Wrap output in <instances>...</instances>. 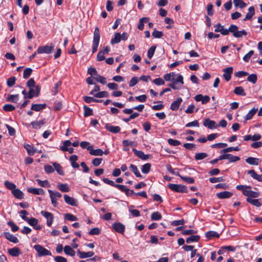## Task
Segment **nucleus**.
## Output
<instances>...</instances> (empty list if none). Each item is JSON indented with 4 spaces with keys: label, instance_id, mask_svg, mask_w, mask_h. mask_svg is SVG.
Segmentation results:
<instances>
[{
    "label": "nucleus",
    "instance_id": "obj_17",
    "mask_svg": "<svg viewBox=\"0 0 262 262\" xmlns=\"http://www.w3.org/2000/svg\"><path fill=\"white\" fill-rule=\"evenodd\" d=\"M77 255L80 258H86L93 256L94 255V253L93 251L82 252L78 250L77 251Z\"/></svg>",
    "mask_w": 262,
    "mask_h": 262
},
{
    "label": "nucleus",
    "instance_id": "obj_34",
    "mask_svg": "<svg viewBox=\"0 0 262 262\" xmlns=\"http://www.w3.org/2000/svg\"><path fill=\"white\" fill-rule=\"evenodd\" d=\"M57 187L62 192H67L70 191L69 187L67 184L58 183Z\"/></svg>",
    "mask_w": 262,
    "mask_h": 262
},
{
    "label": "nucleus",
    "instance_id": "obj_5",
    "mask_svg": "<svg viewBox=\"0 0 262 262\" xmlns=\"http://www.w3.org/2000/svg\"><path fill=\"white\" fill-rule=\"evenodd\" d=\"M228 159L230 162H235L240 160L238 156H233L229 154H225L219 157V160Z\"/></svg>",
    "mask_w": 262,
    "mask_h": 262
},
{
    "label": "nucleus",
    "instance_id": "obj_41",
    "mask_svg": "<svg viewBox=\"0 0 262 262\" xmlns=\"http://www.w3.org/2000/svg\"><path fill=\"white\" fill-rule=\"evenodd\" d=\"M233 3L235 7H239L241 8H243L247 5L243 0H233Z\"/></svg>",
    "mask_w": 262,
    "mask_h": 262
},
{
    "label": "nucleus",
    "instance_id": "obj_53",
    "mask_svg": "<svg viewBox=\"0 0 262 262\" xmlns=\"http://www.w3.org/2000/svg\"><path fill=\"white\" fill-rule=\"evenodd\" d=\"M174 76V73L171 72L164 75V79L166 81H169L170 80H173Z\"/></svg>",
    "mask_w": 262,
    "mask_h": 262
},
{
    "label": "nucleus",
    "instance_id": "obj_51",
    "mask_svg": "<svg viewBox=\"0 0 262 262\" xmlns=\"http://www.w3.org/2000/svg\"><path fill=\"white\" fill-rule=\"evenodd\" d=\"M4 185L6 188L9 190H11L12 191V190H14L16 188V185L8 181H5Z\"/></svg>",
    "mask_w": 262,
    "mask_h": 262
},
{
    "label": "nucleus",
    "instance_id": "obj_37",
    "mask_svg": "<svg viewBox=\"0 0 262 262\" xmlns=\"http://www.w3.org/2000/svg\"><path fill=\"white\" fill-rule=\"evenodd\" d=\"M8 252L10 255L13 256H18L20 253L19 249L16 247L9 249L8 250Z\"/></svg>",
    "mask_w": 262,
    "mask_h": 262
},
{
    "label": "nucleus",
    "instance_id": "obj_13",
    "mask_svg": "<svg viewBox=\"0 0 262 262\" xmlns=\"http://www.w3.org/2000/svg\"><path fill=\"white\" fill-rule=\"evenodd\" d=\"M115 231L119 233H123L125 231V226L120 223H115L112 225Z\"/></svg>",
    "mask_w": 262,
    "mask_h": 262
},
{
    "label": "nucleus",
    "instance_id": "obj_3",
    "mask_svg": "<svg viewBox=\"0 0 262 262\" xmlns=\"http://www.w3.org/2000/svg\"><path fill=\"white\" fill-rule=\"evenodd\" d=\"M168 187L172 191L177 192L186 193L187 192V187L182 185L169 184Z\"/></svg>",
    "mask_w": 262,
    "mask_h": 262
},
{
    "label": "nucleus",
    "instance_id": "obj_61",
    "mask_svg": "<svg viewBox=\"0 0 262 262\" xmlns=\"http://www.w3.org/2000/svg\"><path fill=\"white\" fill-rule=\"evenodd\" d=\"M32 69L31 68H26L25 69L23 73V77L25 79H27L31 74Z\"/></svg>",
    "mask_w": 262,
    "mask_h": 262
},
{
    "label": "nucleus",
    "instance_id": "obj_43",
    "mask_svg": "<svg viewBox=\"0 0 262 262\" xmlns=\"http://www.w3.org/2000/svg\"><path fill=\"white\" fill-rule=\"evenodd\" d=\"M151 165L150 163H147L144 164L141 168V171L143 173H148L151 168Z\"/></svg>",
    "mask_w": 262,
    "mask_h": 262
},
{
    "label": "nucleus",
    "instance_id": "obj_24",
    "mask_svg": "<svg viewBox=\"0 0 262 262\" xmlns=\"http://www.w3.org/2000/svg\"><path fill=\"white\" fill-rule=\"evenodd\" d=\"M244 195L250 198H256L259 196V193L256 191L247 190V191H244Z\"/></svg>",
    "mask_w": 262,
    "mask_h": 262
},
{
    "label": "nucleus",
    "instance_id": "obj_47",
    "mask_svg": "<svg viewBox=\"0 0 262 262\" xmlns=\"http://www.w3.org/2000/svg\"><path fill=\"white\" fill-rule=\"evenodd\" d=\"M84 116L85 117L93 115V110L91 108L84 105Z\"/></svg>",
    "mask_w": 262,
    "mask_h": 262
},
{
    "label": "nucleus",
    "instance_id": "obj_27",
    "mask_svg": "<svg viewBox=\"0 0 262 262\" xmlns=\"http://www.w3.org/2000/svg\"><path fill=\"white\" fill-rule=\"evenodd\" d=\"M248 173L254 179H256L258 181L262 182V174L259 175L257 174L253 169L249 170Z\"/></svg>",
    "mask_w": 262,
    "mask_h": 262
},
{
    "label": "nucleus",
    "instance_id": "obj_4",
    "mask_svg": "<svg viewBox=\"0 0 262 262\" xmlns=\"http://www.w3.org/2000/svg\"><path fill=\"white\" fill-rule=\"evenodd\" d=\"M34 248L37 252L38 256L39 257L46 255H51V253L50 251L40 245H35L34 246Z\"/></svg>",
    "mask_w": 262,
    "mask_h": 262
},
{
    "label": "nucleus",
    "instance_id": "obj_60",
    "mask_svg": "<svg viewBox=\"0 0 262 262\" xmlns=\"http://www.w3.org/2000/svg\"><path fill=\"white\" fill-rule=\"evenodd\" d=\"M15 107L10 104H6L3 106V110L5 112H11L14 110Z\"/></svg>",
    "mask_w": 262,
    "mask_h": 262
},
{
    "label": "nucleus",
    "instance_id": "obj_8",
    "mask_svg": "<svg viewBox=\"0 0 262 262\" xmlns=\"http://www.w3.org/2000/svg\"><path fill=\"white\" fill-rule=\"evenodd\" d=\"M71 144L70 141L66 140L63 142V145L60 146L59 149L62 151H68L70 154H72L74 152V149L72 147H68Z\"/></svg>",
    "mask_w": 262,
    "mask_h": 262
},
{
    "label": "nucleus",
    "instance_id": "obj_54",
    "mask_svg": "<svg viewBox=\"0 0 262 262\" xmlns=\"http://www.w3.org/2000/svg\"><path fill=\"white\" fill-rule=\"evenodd\" d=\"M257 80V75L255 74H252L248 76L247 77V80L249 82H251L253 84H255Z\"/></svg>",
    "mask_w": 262,
    "mask_h": 262
},
{
    "label": "nucleus",
    "instance_id": "obj_44",
    "mask_svg": "<svg viewBox=\"0 0 262 262\" xmlns=\"http://www.w3.org/2000/svg\"><path fill=\"white\" fill-rule=\"evenodd\" d=\"M25 147L27 150L28 155L30 156H33L36 151V149L35 148L30 145H27Z\"/></svg>",
    "mask_w": 262,
    "mask_h": 262
},
{
    "label": "nucleus",
    "instance_id": "obj_55",
    "mask_svg": "<svg viewBox=\"0 0 262 262\" xmlns=\"http://www.w3.org/2000/svg\"><path fill=\"white\" fill-rule=\"evenodd\" d=\"M162 218L161 214L158 211L153 212L151 215V219L152 220L157 221Z\"/></svg>",
    "mask_w": 262,
    "mask_h": 262
},
{
    "label": "nucleus",
    "instance_id": "obj_20",
    "mask_svg": "<svg viewBox=\"0 0 262 262\" xmlns=\"http://www.w3.org/2000/svg\"><path fill=\"white\" fill-rule=\"evenodd\" d=\"M4 235L7 239L13 243L16 244L19 242L18 238L16 236L9 232H5L4 233Z\"/></svg>",
    "mask_w": 262,
    "mask_h": 262
},
{
    "label": "nucleus",
    "instance_id": "obj_23",
    "mask_svg": "<svg viewBox=\"0 0 262 262\" xmlns=\"http://www.w3.org/2000/svg\"><path fill=\"white\" fill-rule=\"evenodd\" d=\"M64 199L66 203L71 206H77V201L73 198L70 197L67 194L64 195Z\"/></svg>",
    "mask_w": 262,
    "mask_h": 262
},
{
    "label": "nucleus",
    "instance_id": "obj_62",
    "mask_svg": "<svg viewBox=\"0 0 262 262\" xmlns=\"http://www.w3.org/2000/svg\"><path fill=\"white\" fill-rule=\"evenodd\" d=\"M180 178L183 181L188 184H193L194 182V180L191 177H183L181 176Z\"/></svg>",
    "mask_w": 262,
    "mask_h": 262
},
{
    "label": "nucleus",
    "instance_id": "obj_15",
    "mask_svg": "<svg viewBox=\"0 0 262 262\" xmlns=\"http://www.w3.org/2000/svg\"><path fill=\"white\" fill-rule=\"evenodd\" d=\"M41 214L42 216H43L45 217H48L50 216V220H48V221H47V224L48 226H49V227L51 226L53 223V220H54V217H53V214L49 212L45 211H41Z\"/></svg>",
    "mask_w": 262,
    "mask_h": 262
},
{
    "label": "nucleus",
    "instance_id": "obj_57",
    "mask_svg": "<svg viewBox=\"0 0 262 262\" xmlns=\"http://www.w3.org/2000/svg\"><path fill=\"white\" fill-rule=\"evenodd\" d=\"M16 78L15 77H11L9 78L7 80V84L9 87H12L13 86L16 81Z\"/></svg>",
    "mask_w": 262,
    "mask_h": 262
},
{
    "label": "nucleus",
    "instance_id": "obj_39",
    "mask_svg": "<svg viewBox=\"0 0 262 262\" xmlns=\"http://www.w3.org/2000/svg\"><path fill=\"white\" fill-rule=\"evenodd\" d=\"M206 237L210 239L213 237H216L219 238L220 237V234L214 231H208L205 233Z\"/></svg>",
    "mask_w": 262,
    "mask_h": 262
},
{
    "label": "nucleus",
    "instance_id": "obj_14",
    "mask_svg": "<svg viewBox=\"0 0 262 262\" xmlns=\"http://www.w3.org/2000/svg\"><path fill=\"white\" fill-rule=\"evenodd\" d=\"M105 128L107 129V130L114 134L119 133L121 129L119 126H113L108 123L105 124Z\"/></svg>",
    "mask_w": 262,
    "mask_h": 262
},
{
    "label": "nucleus",
    "instance_id": "obj_29",
    "mask_svg": "<svg viewBox=\"0 0 262 262\" xmlns=\"http://www.w3.org/2000/svg\"><path fill=\"white\" fill-rule=\"evenodd\" d=\"M46 107V104H33L31 106V110L34 111H40Z\"/></svg>",
    "mask_w": 262,
    "mask_h": 262
},
{
    "label": "nucleus",
    "instance_id": "obj_18",
    "mask_svg": "<svg viewBox=\"0 0 262 262\" xmlns=\"http://www.w3.org/2000/svg\"><path fill=\"white\" fill-rule=\"evenodd\" d=\"M28 192L29 193L36 195H43L45 191L42 188H29L27 189Z\"/></svg>",
    "mask_w": 262,
    "mask_h": 262
},
{
    "label": "nucleus",
    "instance_id": "obj_46",
    "mask_svg": "<svg viewBox=\"0 0 262 262\" xmlns=\"http://www.w3.org/2000/svg\"><path fill=\"white\" fill-rule=\"evenodd\" d=\"M129 211L131 213L132 215L135 217H138L140 215V212L138 210L134 209L133 206L129 207Z\"/></svg>",
    "mask_w": 262,
    "mask_h": 262
},
{
    "label": "nucleus",
    "instance_id": "obj_25",
    "mask_svg": "<svg viewBox=\"0 0 262 262\" xmlns=\"http://www.w3.org/2000/svg\"><path fill=\"white\" fill-rule=\"evenodd\" d=\"M70 161L71 163V165L74 168H78L79 165L76 162L78 160V157L77 155H74L70 157Z\"/></svg>",
    "mask_w": 262,
    "mask_h": 262
},
{
    "label": "nucleus",
    "instance_id": "obj_35",
    "mask_svg": "<svg viewBox=\"0 0 262 262\" xmlns=\"http://www.w3.org/2000/svg\"><path fill=\"white\" fill-rule=\"evenodd\" d=\"M121 39V35L120 33H116L114 37L111 39V43L112 45L119 43Z\"/></svg>",
    "mask_w": 262,
    "mask_h": 262
},
{
    "label": "nucleus",
    "instance_id": "obj_19",
    "mask_svg": "<svg viewBox=\"0 0 262 262\" xmlns=\"http://www.w3.org/2000/svg\"><path fill=\"white\" fill-rule=\"evenodd\" d=\"M182 102V99L181 98H178L175 101H174L170 105V109L172 111H177L179 109V107Z\"/></svg>",
    "mask_w": 262,
    "mask_h": 262
},
{
    "label": "nucleus",
    "instance_id": "obj_21",
    "mask_svg": "<svg viewBox=\"0 0 262 262\" xmlns=\"http://www.w3.org/2000/svg\"><path fill=\"white\" fill-rule=\"evenodd\" d=\"M21 218L25 221L27 222L28 223L33 227L36 226L38 224L37 219L33 217L30 219L28 218L26 216H21Z\"/></svg>",
    "mask_w": 262,
    "mask_h": 262
},
{
    "label": "nucleus",
    "instance_id": "obj_50",
    "mask_svg": "<svg viewBox=\"0 0 262 262\" xmlns=\"http://www.w3.org/2000/svg\"><path fill=\"white\" fill-rule=\"evenodd\" d=\"M36 181L38 183V184L41 187L48 188L50 186V185L47 180L41 181L39 179H37Z\"/></svg>",
    "mask_w": 262,
    "mask_h": 262
},
{
    "label": "nucleus",
    "instance_id": "obj_48",
    "mask_svg": "<svg viewBox=\"0 0 262 262\" xmlns=\"http://www.w3.org/2000/svg\"><path fill=\"white\" fill-rule=\"evenodd\" d=\"M257 111V109H255L254 108L251 109L246 116V120H248L251 119L253 117V116L255 114Z\"/></svg>",
    "mask_w": 262,
    "mask_h": 262
},
{
    "label": "nucleus",
    "instance_id": "obj_30",
    "mask_svg": "<svg viewBox=\"0 0 262 262\" xmlns=\"http://www.w3.org/2000/svg\"><path fill=\"white\" fill-rule=\"evenodd\" d=\"M12 193L17 199H22L24 198L23 192L19 189H16V188L14 190H12Z\"/></svg>",
    "mask_w": 262,
    "mask_h": 262
},
{
    "label": "nucleus",
    "instance_id": "obj_31",
    "mask_svg": "<svg viewBox=\"0 0 262 262\" xmlns=\"http://www.w3.org/2000/svg\"><path fill=\"white\" fill-rule=\"evenodd\" d=\"M246 201L256 207H259L261 206V203L258 199H252V198H247Z\"/></svg>",
    "mask_w": 262,
    "mask_h": 262
},
{
    "label": "nucleus",
    "instance_id": "obj_16",
    "mask_svg": "<svg viewBox=\"0 0 262 262\" xmlns=\"http://www.w3.org/2000/svg\"><path fill=\"white\" fill-rule=\"evenodd\" d=\"M45 123V119H43L39 121H32L30 125H32L33 128L38 129L40 128ZM29 125L30 124H28L27 126L28 127Z\"/></svg>",
    "mask_w": 262,
    "mask_h": 262
},
{
    "label": "nucleus",
    "instance_id": "obj_28",
    "mask_svg": "<svg viewBox=\"0 0 262 262\" xmlns=\"http://www.w3.org/2000/svg\"><path fill=\"white\" fill-rule=\"evenodd\" d=\"M259 161V159L253 157H249L246 159V162L247 163L253 165H258Z\"/></svg>",
    "mask_w": 262,
    "mask_h": 262
},
{
    "label": "nucleus",
    "instance_id": "obj_12",
    "mask_svg": "<svg viewBox=\"0 0 262 262\" xmlns=\"http://www.w3.org/2000/svg\"><path fill=\"white\" fill-rule=\"evenodd\" d=\"M87 149L90 151V154L91 155L95 156H101L103 154V151L101 149H94L92 145H90L88 147Z\"/></svg>",
    "mask_w": 262,
    "mask_h": 262
},
{
    "label": "nucleus",
    "instance_id": "obj_63",
    "mask_svg": "<svg viewBox=\"0 0 262 262\" xmlns=\"http://www.w3.org/2000/svg\"><path fill=\"white\" fill-rule=\"evenodd\" d=\"M156 47L153 46L151 47L148 49V52H147V56L150 59L153 56L155 51L156 50Z\"/></svg>",
    "mask_w": 262,
    "mask_h": 262
},
{
    "label": "nucleus",
    "instance_id": "obj_49",
    "mask_svg": "<svg viewBox=\"0 0 262 262\" xmlns=\"http://www.w3.org/2000/svg\"><path fill=\"white\" fill-rule=\"evenodd\" d=\"M94 78L97 82H99L103 84L106 83V78L98 74L95 77H94Z\"/></svg>",
    "mask_w": 262,
    "mask_h": 262
},
{
    "label": "nucleus",
    "instance_id": "obj_64",
    "mask_svg": "<svg viewBox=\"0 0 262 262\" xmlns=\"http://www.w3.org/2000/svg\"><path fill=\"white\" fill-rule=\"evenodd\" d=\"M225 179L223 178V177H219V178H215L212 177L209 178V181L212 183H215L219 182H223L224 181Z\"/></svg>",
    "mask_w": 262,
    "mask_h": 262
},
{
    "label": "nucleus",
    "instance_id": "obj_38",
    "mask_svg": "<svg viewBox=\"0 0 262 262\" xmlns=\"http://www.w3.org/2000/svg\"><path fill=\"white\" fill-rule=\"evenodd\" d=\"M53 165L59 174L61 176L64 175V172L62 170V168L59 164L56 162H54L53 163Z\"/></svg>",
    "mask_w": 262,
    "mask_h": 262
},
{
    "label": "nucleus",
    "instance_id": "obj_40",
    "mask_svg": "<svg viewBox=\"0 0 262 262\" xmlns=\"http://www.w3.org/2000/svg\"><path fill=\"white\" fill-rule=\"evenodd\" d=\"M129 168L134 173V174H135V176L137 177H139V178L142 177L141 174L139 172V171L138 169V168L136 165H133V164H130V165L129 166Z\"/></svg>",
    "mask_w": 262,
    "mask_h": 262
},
{
    "label": "nucleus",
    "instance_id": "obj_32",
    "mask_svg": "<svg viewBox=\"0 0 262 262\" xmlns=\"http://www.w3.org/2000/svg\"><path fill=\"white\" fill-rule=\"evenodd\" d=\"M200 239V236L198 235H192L186 238V242L187 244L192 242H196Z\"/></svg>",
    "mask_w": 262,
    "mask_h": 262
},
{
    "label": "nucleus",
    "instance_id": "obj_10",
    "mask_svg": "<svg viewBox=\"0 0 262 262\" xmlns=\"http://www.w3.org/2000/svg\"><path fill=\"white\" fill-rule=\"evenodd\" d=\"M133 151L134 154L138 157L139 158L142 159V160H146L148 159L150 157V155H145L144 153L141 150H138L136 148H133Z\"/></svg>",
    "mask_w": 262,
    "mask_h": 262
},
{
    "label": "nucleus",
    "instance_id": "obj_1",
    "mask_svg": "<svg viewBox=\"0 0 262 262\" xmlns=\"http://www.w3.org/2000/svg\"><path fill=\"white\" fill-rule=\"evenodd\" d=\"M100 38V33L99 29L96 27L94 32L93 41L92 45V53L96 52L99 46V41Z\"/></svg>",
    "mask_w": 262,
    "mask_h": 262
},
{
    "label": "nucleus",
    "instance_id": "obj_11",
    "mask_svg": "<svg viewBox=\"0 0 262 262\" xmlns=\"http://www.w3.org/2000/svg\"><path fill=\"white\" fill-rule=\"evenodd\" d=\"M224 72L223 77L226 81H229L231 77V74L233 73V68L231 67H228L223 70Z\"/></svg>",
    "mask_w": 262,
    "mask_h": 262
},
{
    "label": "nucleus",
    "instance_id": "obj_6",
    "mask_svg": "<svg viewBox=\"0 0 262 262\" xmlns=\"http://www.w3.org/2000/svg\"><path fill=\"white\" fill-rule=\"evenodd\" d=\"M54 49L53 46H39L37 50V53L38 54H50L52 52V50Z\"/></svg>",
    "mask_w": 262,
    "mask_h": 262
},
{
    "label": "nucleus",
    "instance_id": "obj_45",
    "mask_svg": "<svg viewBox=\"0 0 262 262\" xmlns=\"http://www.w3.org/2000/svg\"><path fill=\"white\" fill-rule=\"evenodd\" d=\"M208 157V155L205 152H199L195 154L194 159L195 160H203Z\"/></svg>",
    "mask_w": 262,
    "mask_h": 262
},
{
    "label": "nucleus",
    "instance_id": "obj_36",
    "mask_svg": "<svg viewBox=\"0 0 262 262\" xmlns=\"http://www.w3.org/2000/svg\"><path fill=\"white\" fill-rule=\"evenodd\" d=\"M64 251L66 254L71 256H74L75 255V251L69 246H66L64 247Z\"/></svg>",
    "mask_w": 262,
    "mask_h": 262
},
{
    "label": "nucleus",
    "instance_id": "obj_33",
    "mask_svg": "<svg viewBox=\"0 0 262 262\" xmlns=\"http://www.w3.org/2000/svg\"><path fill=\"white\" fill-rule=\"evenodd\" d=\"M234 93L237 95L245 96L246 95L244 91V89L242 86L235 87L234 90Z\"/></svg>",
    "mask_w": 262,
    "mask_h": 262
},
{
    "label": "nucleus",
    "instance_id": "obj_42",
    "mask_svg": "<svg viewBox=\"0 0 262 262\" xmlns=\"http://www.w3.org/2000/svg\"><path fill=\"white\" fill-rule=\"evenodd\" d=\"M18 100V95H9L7 98V101L13 103H16Z\"/></svg>",
    "mask_w": 262,
    "mask_h": 262
},
{
    "label": "nucleus",
    "instance_id": "obj_52",
    "mask_svg": "<svg viewBox=\"0 0 262 262\" xmlns=\"http://www.w3.org/2000/svg\"><path fill=\"white\" fill-rule=\"evenodd\" d=\"M94 96L96 98L107 97L108 94L106 91H101L94 94Z\"/></svg>",
    "mask_w": 262,
    "mask_h": 262
},
{
    "label": "nucleus",
    "instance_id": "obj_9",
    "mask_svg": "<svg viewBox=\"0 0 262 262\" xmlns=\"http://www.w3.org/2000/svg\"><path fill=\"white\" fill-rule=\"evenodd\" d=\"M203 125L209 129H213L217 127V125L214 121L209 118L205 119L203 122Z\"/></svg>",
    "mask_w": 262,
    "mask_h": 262
},
{
    "label": "nucleus",
    "instance_id": "obj_56",
    "mask_svg": "<svg viewBox=\"0 0 262 262\" xmlns=\"http://www.w3.org/2000/svg\"><path fill=\"white\" fill-rule=\"evenodd\" d=\"M239 148L238 146H236L235 147H229L226 148H225L221 150L222 152L224 153H227L229 152H231L232 151H238L239 150Z\"/></svg>",
    "mask_w": 262,
    "mask_h": 262
},
{
    "label": "nucleus",
    "instance_id": "obj_26",
    "mask_svg": "<svg viewBox=\"0 0 262 262\" xmlns=\"http://www.w3.org/2000/svg\"><path fill=\"white\" fill-rule=\"evenodd\" d=\"M255 14V9L254 7L251 6L248 9V12L246 15V17L243 19L244 21H246L248 19H250L252 18L253 16Z\"/></svg>",
    "mask_w": 262,
    "mask_h": 262
},
{
    "label": "nucleus",
    "instance_id": "obj_2",
    "mask_svg": "<svg viewBox=\"0 0 262 262\" xmlns=\"http://www.w3.org/2000/svg\"><path fill=\"white\" fill-rule=\"evenodd\" d=\"M183 84V77L182 75H179L176 79L172 80V82L169 84V86L173 90H179Z\"/></svg>",
    "mask_w": 262,
    "mask_h": 262
},
{
    "label": "nucleus",
    "instance_id": "obj_7",
    "mask_svg": "<svg viewBox=\"0 0 262 262\" xmlns=\"http://www.w3.org/2000/svg\"><path fill=\"white\" fill-rule=\"evenodd\" d=\"M194 100L197 101H201L203 104L207 103L210 101V97L208 95L203 96L202 94H198L194 97Z\"/></svg>",
    "mask_w": 262,
    "mask_h": 262
},
{
    "label": "nucleus",
    "instance_id": "obj_22",
    "mask_svg": "<svg viewBox=\"0 0 262 262\" xmlns=\"http://www.w3.org/2000/svg\"><path fill=\"white\" fill-rule=\"evenodd\" d=\"M233 195V193L229 191H223L216 194V196L219 199H228L231 197Z\"/></svg>",
    "mask_w": 262,
    "mask_h": 262
},
{
    "label": "nucleus",
    "instance_id": "obj_59",
    "mask_svg": "<svg viewBox=\"0 0 262 262\" xmlns=\"http://www.w3.org/2000/svg\"><path fill=\"white\" fill-rule=\"evenodd\" d=\"M247 33L245 30L242 31H237L235 34H233V36L236 38H239L242 37L243 35H247Z\"/></svg>",
    "mask_w": 262,
    "mask_h": 262
},
{
    "label": "nucleus",
    "instance_id": "obj_58",
    "mask_svg": "<svg viewBox=\"0 0 262 262\" xmlns=\"http://www.w3.org/2000/svg\"><path fill=\"white\" fill-rule=\"evenodd\" d=\"M64 217L67 220L70 221H75L78 220V218L76 216H75L72 214H70V213L65 214Z\"/></svg>",
    "mask_w": 262,
    "mask_h": 262
}]
</instances>
